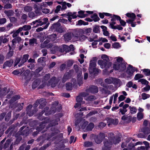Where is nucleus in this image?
Instances as JSON below:
<instances>
[{"mask_svg":"<svg viewBox=\"0 0 150 150\" xmlns=\"http://www.w3.org/2000/svg\"><path fill=\"white\" fill-rule=\"evenodd\" d=\"M88 123V122L86 121L84 119H78L75 121V125L78 130L79 131L80 128L84 129Z\"/></svg>","mask_w":150,"mask_h":150,"instance_id":"obj_1","label":"nucleus"},{"mask_svg":"<svg viewBox=\"0 0 150 150\" xmlns=\"http://www.w3.org/2000/svg\"><path fill=\"white\" fill-rule=\"evenodd\" d=\"M30 71L27 70L25 71L21 75V80L24 81V85L26 86L29 81L30 80L31 77L30 75Z\"/></svg>","mask_w":150,"mask_h":150,"instance_id":"obj_2","label":"nucleus"},{"mask_svg":"<svg viewBox=\"0 0 150 150\" xmlns=\"http://www.w3.org/2000/svg\"><path fill=\"white\" fill-rule=\"evenodd\" d=\"M111 62L110 61V60L108 56L104 54V69L107 70L108 69L111 67Z\"/></svg>","mask_w":150,"mask_h":150,"instance_id":"obj_3","label":"nucleus"},{"mask_svg":"<svg viewBox=\"0 0 150 150\" xmlns=\"http://www.w3.org/2000/svg\"><path fill=\"white\" fill-rule=\"evenodd\" d=\"M99 71V69L96 68L89 69L90 76L92 78H94L95 76L98 75Z\"/></svg>","mask_w":150,"mask_h":150,"instance_id":"obj_4","label":"nucleus"},{"mask_svg":"<svg viewBox=\"0 0 150 150\" xmlns=\"http://www.w3.org/2000/svg\"><path fill=\"white\" fill-rule=\"evenodd\" d=\"M113 67L115 70L121 71L125 70L126 69V67L124 64L121 65L117 64V63H115L113 65Z\"/></svg>","mask_w":150,"mask_h":150,"instance_id":"obj_5","label":"nucleus"},{"mask_svg":"<svg viewBox=\"0 0 150 150\" xmlns=\"http://www.w3.org/2000/svg\"><path fill=\"white\" fill-rule=\"evenodd\" d=\"M86 91L87 93H97L98 91L97 87L94 85H92L87 88L86 90Z\"/></svg>","mask_w":150,"mask_h":150,"instance_id":"obj_6","label":"nucleus"},{"mask_svg":"<svg viewBox=\"0 0 150 150\" xmlns=\"http://www.w3.org/2000/svg\"><path fill=\"white\" fill-rule=\"evenodd\" d=\"M50 41L47 39L43 42L41 43L40 47L41 48H46L47 49L52 47L53 46V44L52 43H49Z\"/></svg>","mask_w":150,"mask_h":150,"instance_id":"obj_7","label":"nucleus"},{"mask_svg":"<svg viewBox=\"0 0 150 150\" xmlns=\"http://www.w3.org/2000/svg\"><path fill=\"white\" fill-rule=\"evenodd\" d=\"M112 87V86L111 85L104 86V87H105V89L104 88V97H107L109 95L112 93L111 92L109 89H111Z\"/></svg>","mask_w":150,"mask_h":150,"instance_id":"obj_8","label":"nucleus"},{"mask_svg":"<svg viewBox=\"0 0 150 150\" xmlns=\"http://www.w3.org/2000/svg\"><path fill=\"white\" fill-rule=\"evenodd\" d=\"M20 98V96L18 95H15L13 96L11 99L9 101L10 105L9 106V108H12L14 107L16 108V107H15V105H16V103H14L13 104L12 103L15 101L17 100Z\"/></svg>","mask_w":150,"mask_h":150,"instance_id":"obj_9","label":"nucleus"},{"mask_svg":"<svg viewBox=\"0 0 150 150\" xmlns=\"http://www.w3.org/2000/svg\"><path fill=\"white\" fill-rule=\"evenodd\" d=\"M137 70L136 68L133 67L131 65H129V67L127 68V73L129 75V76H131L133 72Z\"/></svg>","mask_w":150,"mask_h":150,"instance_id":"obj_10","label":"nucleus"},{"mask_svg":"<svg viewBox=\"0 0 150 150\" xmlns=\"http://www.w3.org/2000/svg\"><path fill=\"white\" fill-rule=\"evenodd\" d=\"M49 119H48L45 121L42 122L41 124L39 125V126L37 127L36 130H39L40 131H41L45 128V123L49 122Z\"/></svg>","mask_w":150,"mask_h":150,"instance_id":"obj_11","label":"nucleus"},{"mask_svg":"<svg viewBox=\"0 0 150 150\" xmlns=\"http://www.w3.org/2000/svg\"><path fill=\"white\" fill-rule=\"evenodd\" d=\"M103 134L102 133H99L98 135L97 136L95 140L96 142L98 144H100L103 141Z\"/></svg>","mask_w":150,"mask_h":150,"instance_id":"obj_12","label":"nucleus"},{"mask_svg":"<svg viewBox=\"0 0 150 150\" xmlns=\"http://www.w3.org/2000/svg\"><path fill=\"white\" fill-rule=\"evenodd\" d=\"M62 47L64 49V51H65L66 52H69L70 51H73L74 50L73 45H71L69 46L67 45H63Z\"/></svg>","mask_w":150,"mask_h":150,"instance_id":"obj_13","label":"nucleus"},{"mask_svg":"<svg viewBox=\"0 0 150 150\" xmlns=\"http://www.w3.org/2000/svg\"><path fill=\"white\" fill-rule=\"evenodd\" d=\"M126 15L127 17L131 18V19L127 21V23L131 22L134 21L136 17L134 13H128L126 14Z\"/></svg>","mask_w":150,"mask_h":150,"instance_id":"obj_14","label":"nucleus"},{"mask_svg":"<svg viewBox=\"0 0 150 150\" xmlns=\"http://www.w3.org/2000/svg\"><path fill=\"white\" fill-rule=\"evenodd\" d=\"M29 55L28 54H24L23 56L22 59H21V61L18 65L19 67H20L23 64L26 62L28 60Z\"/></svg>","mask_w":150,"mask_h":150,"instance_id":"obj_15","label":"nucleus"},{"mask_svg":"<svg viewBox=\"0 0 150 150\" xmlns=\"http://www.w3.org/2000/svg\"><path fill=\"white\" fill-rule=\"evenodd\" d=\"M14 38H15L12 40V47L13 48H14L15 47V44L17 42L19 43L22 40L21 38L19 37H17Z\"/></svg>","mask_w":150,"mask_h":150,"instance_id":"obj_16","label":"nucleus"},{"mask_svg":"<svg viewBox=\"0 0 150 150\" xmlns=\"http://www.w3.org/2000/svg\"><path fill=\"white\" fill-rule=\"evenodd\" d=\"M105 121H106L108 123V125L109 126L111 123H113L115 125H117L118 123V121L117 120H113L110 118H107L106 120H105Z\"/></svg>","mask_w":150,"mask_h":150,"instance_id":"obj_17","label":"nucleus"},{"mask_svg":"<svg viewBox=\"0 0 150 150\" xmlns=\"http://www.w3.org/2000/svg\"><path fill=\"white\" fill-rule=\"evenodd\" d=\"M118 96V93H115V94H113V96H111L109 100V104L111 105L112 103L113 97H114L113 103H115L117 100V98Z\"/></svg>","mask_w":150,"mask_h":150,"instance_id":"obj_18","label":"nucleus"},{"mask_svg":"<svg viewBox=\"0 0 150 150\" xmlns=\"http://www.w3.org/2000/svg\"><path fill=\"white\" fill-rule=\"evenodd\" d=\"M76 37H79L81 35L84 33V31L81 29H77L74 32Z\"/></svg>","mask_w":150,"mask_h":150,"instance_id":"obj_19","label":"nucleus"},{"mask_svg":"<svg viewBox=\"0 0 150 150\" xmlns=\"http://www.w3.org/2000/svg\"><path fill=\"white\" fill-rule=\"evenodd\" d=\"M72 34L71 33H67L65 34L64 36V39L65 41H69L70 40L71 38Z\"/></svg>","mask_w":150,"mask_h":150,"instance_id":"obj_20","label":"nucleus"},{"mask_svg":"<svg viewBox=\"0 0 150 150\" xmlns=\"http://www.w3.org/2000/svg\"><path fill=\"white\" fill-rule=\"evenodd\" d=\"M20 28L21 31L22 30L29 31L31 28V27L30 25H25L20 27Z\"/></svg>","mask_w":150,"mask_h":150,"instance_id":"obj_21","label":"nucleus"},{"mask_svg":"<svg viewBox=\"0 0 150 150\" xmlns=\"http://www.w3.org/2000/svg\"><path fill=\"white\" fill-rule=\"evenodd\" d=\"M70 76V74L69 72L65 73L63 77L62 81V82L64 83L69 78Z\"/></svg>","mask_w":150,"mask_h":150,"instance_id":"obj_22","label":"nucleus"},{"mask_svg":"<svg viewBox=\"0 0 150 150\" xmlns=\"http://www.w3.org/2000/svg\"><path fill=\"white\" fill-rule=\"evenodd\" d=\"M50 83H51V86L52 87H54L57 83V82L55 77H53L50 80Z\"/></svg>","mask_w":150,"mask_h":150,"instance_id":"obj_23","label":"nucleus"},{"mask_svg":"<svg viewBox=\"0 0 150 150\" xmlns=\"http://www.w3.org/2000/svg\"><path fill=\"white\" fill-rule=\"evenodd\" d=\"M1 86L0 85V95L1 96H4L9 91V90L6 93V91L7 90V88H4L2 89H1Z\"/></svg>","mask_w":150,"mask_h":150,"instance_id":"obj_24","label":"nucleus"},{"mask_svg":"<svg viewBox=\"0 0 150 150\" xmlns=\"http://www.w3.org/2000/svg\"><path fill=\"white\" fill-rule=\"evenodd\" d=\"M57 35L56 34H54L49 35L47 37V39L50 41H54L57 39Z\"/></svg>","mask_w":150,"mask_h":150,"instance_id":"obj_25","label":"nucleus"},{"mask_svg":"<svg viewBox=\"0 0 150 150\" xmlns=\"http://www.w3.org/2000/svg\"><path fill=\"white\" fill-rule=\"evenodd\" d=\"M13 61L12 59H11L9 61H6L4 63L3 68H4L6 66H8L9 67H11L13 64Z\"/></svg>","mask_w":150,"mask_h":150,"instance_id":"obj_26","label":"nucleus"},{"mask_svg":"<svg viewBox=\"0 0 150 150\" xmlns=\"http://www.w3.org/2000/svg\"><path fill=\"white\" fill-rule=\"evenodd\" d=\"M126 86L128 88L132 87L133 88L136 89L137 88V86L135 84H133L132 82L131 81H129L126 85Z\"/></svg>","mask_w":150,"mask_h":150,"instance_id":"obj_27","label":"nucleus"},{"mask_svg":"<svg viewBox=\"0 0 150 150\" xmlns=\"http://www.w3.org/2000/svg\"><path fill=\"white\" fill-rule=\"evenodd\" d=\"M60 120L59 118L55 120H53L51 122L49 125V127H53L54 126H55L58 124V122Z\"/></svg>","mask_w":150,"mask_h":150,"instance_id":"obj_28","label":"nucleus"},{"mask_svg":"<svg viewBox=\"0 0 150 150\" xmlns=\"http://www.w3.org/2000/svg\"><path fill=\"white\" fill-rule=\"evenodd\" d=\"M49 109V108L47 107H46L44 108V110H43L40 113L39 115V116H38V117H39V119H40L39 117H40V116H41L43 114V113L45 112V115H49L50 114V113H46V112Z\"/></svg>","mask_w":150,"mask_h":150,"instance_id":"obj_29","label":"nucleus"},{"mask_svg":"<svg viewBox=\"0 0 150 150\" xmlns=\"http://www.w3.org/2000/svg\"><path fill=\"white\" fill-rule=\"evenodd\" d=\"M40 82L39 80L36 79L33 82L32 87L33 88H36L39 84Z\"/></svg>","mask_w":150,"mask_h":150,"instance_id":"obj_30","label":"nucleus"},{"mask_svg":"<svg viewBox=\"0 0 150 150\" xmlns=\"http://www.w3.org/2000/svg\"><path fill=\"white\" fill-rule=\"evenodd\" d=\"M4 13L8 17L12 16L14 14V12L12 10L5 11Z\"/></svg>","mask_w":150,"mask_h":150,"instance_id":"obj_31","label":"nucleus"},{"mask_svg":"<svg viewBox=\"0 0 150 150\" xmlns=\"http://www.w3.org/2000/svg\"><path fill=\"white\" fill-rule=\"evenodd\" d=\"M112 143V141H110V143L109 142L108 143V142H107V143L105 142V147H104V150H109Z\"/></svg>","mask_w":150,"mask_h":150,"instance_id":"obj_32","label":"nucleus"},{"mask_svg":"<svg viewBox=\"0 0 150 150\" xmlns=\"http://www.w3.org/2000/svg\"><path fill=\"white\" fill-rule=\"evenodd\" d=\"M21 31L20 28L17 30L15 31H13L12 32L13 33L12 35L13 37L14 38L17 37L19 33Z\"/></svg>","mask_w":150,"mask_h":150,"instance_id":"obj_33","label":"nucleus"},{"mask_svg":"<svg viewBox=\"0 0 150 150\" xmlns=\"http://www.w3.org/2000/svg\"><path fill=\"white\" fill-rule=\"evenodd\" d=\"M142 131L146 135L150 133V129L149 128L145 127L142 129Z\"/></svg>","mask_w":150,"mask_h":150,"instance_id":"obj_34","label":"nucleus"},{"mask_svg":"<svg viewBox=\"0 0 150 150\" xmlns=\"http://www.w3.org/2000/svg\"><path fill=\"white\" fill-rule=\"evenodd\" d=\"M32 107V105H30L27 108V114L30 116H32V114L31 113V109Z\"/></svg>","mask_w":150,"mask_h":150,"instance_id":"obj_35","label":"nucleus"},{"mask_svg":"<svg viewBox=\"0 0 150 150\" xmlns=\"http://www.w3.org/2000/svg\"><path fill=\"white\" fill-rule=\"evenodd\" d=\"M45 57H41L38 59V62L39 63H41L42 66H44L45 65Z\"/></svg>","mask_w":150,"mask_h":150,"instance_id":"obj_36","label":"nucleus"},{"mask_svg":"<svg viewBox=\"0 0 150 150\" xmlns=\"http://www.w3.org/2000/svg\"><path fill=\"white\" fill-rule=\"evenodd\" d=\"M24 11L27 12H29L33 10L32 7L30 6H26L23 8Z\"/></svg>","mask_w":150,"mask_h":150,"instance_id":"obj_37","label":"nucleus"},{"mask_svg":"<svg viewBox=\"0 0 150 150\" xmlns=\"http://www.w3.org/2000/svg\"><path fill=\"white\" fill-rule=\"evenodd\" d=\"M129 109L130 112L131 114H134L137 112V109L135 107L130 106Z\"/></svg>","mask_w":150,"mask_h":150,"instance_id":"obj_38","label":"nucleus"},{"mask_svg":"<svg viewBox=\"0 0 150 150\" xmlns=\"http://www.w3.org/2000/svg\"><path fill=\"white\" fill-rule=\"evenodd\" d=\"M115 59H116L117 64H122L121 63L123 62V59L121 57H118L115 58Z\"/></svg>","mask_w":150,"mask_h":150,"instance_id":"obj_39","label":"nucleus"},{"mask_svg":"<svg viewBox=\"0 0 150 150\" xmlns=\"http://www.w3.org/2000/svg\"><path fill=\"white\" fill-rule=\"evenodd\" d=\"M96 99V98L95 96L93 95H91L87 97L86 99V100L88 101H93Z\"/></svg>","mask_w":150,"mask_h":150,"instance_id":"obj_40","label":"nucleus"},{"mask_svg":"<svg viewBox=\"0 0 150 150\" xmlns=\"http://www.w3.org/2000/svg\"><path fill=\"white\" fill-rule=\"evenodd\" d=\"M29 129L28 127H27L25 129L21 132V134L25 136H27L29 134Z\"/></svg>","mask_w":150,"mask_h":150,"instance_id":"obj_41","label":"nucleus"},{"mask_svg":"<svg viewBox=\"0 0 150 150\" xmlns=\"http://www.w3.org/2000/svg\"><path fill=\"white\" fill-rule=\"evenodd\" d=\"M60 20H59L58 22H60ZM61 24L59 22H57V23L54 24L52 26V27L54 29H55L56 30L60 26Z\"/></svg>","mask_w":150,"mask_h":150,"instance_id":"obj_42","label":"nucleus"},{"mask_svg":"<svg viewBox=\"0 0 150 150\" xmlns=\"http://www.w3.org/2000/svg\"><path fill=\"white\" fill-rule=\"evenodd\" d=\"M45 99L44 98H41L39 100H37L35 103H34V107H37V106L38 105L40 104L41 102L42 101H45Z\"/></svg>","mask_w":150,"mask_h":150,"instance_id":"obj_43","label":"nucleus"},{"mask_svg":"<svg viewBox=\"0 0 150 150\" xmlns=\"http://www.w3.org/2000/svg\"><path fill=\"white\" fill-rule=\"evenodd\" d=\"M112 46L114 48L118 49L121 47V45L119 43L115 42L112 45Z\"/></svg>","mask_w":150,"mask_h":150,"instance_id":"obj_44","label":"nucleus"},{"mask_svg":"<svg viewBox=\"0 0 150 150\" xmlns=\"http://www.w3.org/2000/svg\"><path fill=\"white\" fill-rule=\"evenodd\" d=\"M94 127V124L92 123H91L87 126L86 129L88 131H91Z\"/></svg>","mask_w":150,"mask_h":150,"instance_id":"obj_45","label":"nucleus"},{"mask_svg":"<svg viewBox=\"0 0 150 150\" xmlns=\"http://www.w3.org/2000/svg\"><path fill=\"white\" fill-rule=\"evenodd\" d=\"M59 47L55 46L53 47L50 50V52L52 53L55 54L57 52H58Z\"/></svg>","mask_w":150,"mask_h":150,"instance_id":"obj_46","label":"nucleus"},{"mask_svg":"<svg viewBox=\"0 0 150 150\" xmlns=\"http://www.w3.org/2000/svg\"><path fill=\"white\" fill-rule=\"evenodd\" d=\"M115 21V20L114 18H112L111 19V22L110 23V27L112 29V28H115L116 26L114 25L116 24Z\"/></svg>","mask_w":150,"mask_h":150,"instance_id":"obj_47","label":"nucleus"},{"mask_svg":"<svg viewBox=\"0 0 150 150\" xmlns=\"http://www.w3.org/2000/svg\"><path fill=\"white\" fill-rule=\"evenodd\" d=\"M72 83H67L66 84V89L67 90H71L72 88Z\"/></svg>","mask_w":150,"mask_h":150,"instance_id":"obj_48","label":"nucleus"},{"mask_svg":"<svg viewBox=\"0 0 150 150\" xmlns=\"http://www.w3.org/2000/svg\"><path fill=\"white\" fill-rule=\"evenodd\" d=\"M13 50H9V52L7 53L6 56V59H8L13 56Z\"/></svg>","mask_w":150,"mask_h":150,"instance_id":"obj_49","label":"nucleus"},{"mask_svg":"<svg viewBox=\"0 0 150 150\" xmlns=\"http://www.w3.org/2000/svg\"><path fill=\"white\" fill-rule=\"evenodd\" d=\"M37 39L33 38L29 40V44L30 45H33L34 43L37 44Z\"/></svg>","mask_w":150,"mask_h":150,"instance_id":"obj_50","label":"nucleus"},{"mask_svg":"<svg viewBox=\"0 0 150 150\" xmlns=\"http://www.w3.org/2000/svg\"><path fill=\"white\" fill-rule=\"evenodd\" d=\"M28 15L29 18L32 19L35 18L36 16L35 14L33 12L31 11L28 13Z\"/></svg>","mask_w":150,"mask_h":150,"instance_id":"obj_51","label":"nucleus"},{"mask_svg":"<svg viewBox=\"0 0 150 150\" xmlns=\"http://www.w3.org/2000/svg\"><path fill=\"white\" fill-rule=\"evenodd\" d=\"M93 144L91 142L86 141L84 143V146L85 147H88L93 146Z\"/></svg>","mask_w":150,"mask_h":150,"instance_id":"obj_52","label":"nucleus"},{"mask_svg":"<svg viewBox=\"0 0 150 150\" xmlns=\"http://www.w3.org/2000/svg\"><path fill=\"white\" fill-rule=\"evenodd\" d=\"M139 82H140L142 84L147 85L148 84V82L146 80L144 79H140L138 81Z\"/></svg>","mask_w":150,"mask_h":150,"instance_id":"obj_53","label":"nucleus"},{"mask_svg":"<svg viewBox=\"0 0 150 150\" xmlns=\"http://www.w3.org/2000/svg\"><path fill=\"white\" fill-rule=\"evenodd\" d=\"M104 35L107 36H108L110 35L109 31L107 30V28L104 26Z\"/></svg>","mask_w":150,"mask_h":150,"instance_id":"obj_54","label":"nucleus"},{"mask_svg":"<svg viewBox=\"0 0 150 150\" xmlns=\"http://www.w3.org/2000/svg\"><path fill=\"white\" fill-rule=\"evenodd\" d=\"M49 23H48V24L46 25L43 28L42 27H39L36 30V31L37 32H39L41 31H42L43 29H46L47 27H48V25Z\"/></svg>","mask_w":150,"mask_h":150,"instance_id":"obj_55","label":"nucleus"},{"mask_svg":"<svg viewBox=\"0 0 150 150\" xmlns=\"http://www.w3.org/2000/svg\"><path fill=\"white\" fill-rule=\"evenodd\" d=\"M141 96L142 97V98L143 100L146 99L150 97V95L149 94L144 93H142Z\"/></svg>","mask_w":150,"mask_h":150,"instance_id":"obj_56","label":"nucleus"},{"mask_svg":"<svg viewBox=\"0 0 150 150\" xmlns=\"http://www.w3.org/2000/svg\"><path fill=\"white\" fill-rule=\"evenodd\" d=\"M91 18L95 21H99V18L98 16V15L96 14H94L91 16Z\"/></svg>","mask_w":150,"mask_h":150,"instance_id":"obj_57","label":"nucleus"},{"mask_svg":"<svg viewBox=\"0 0 150 150\" xmlns=\"http://www.w3.org/2000/svg\"><path fill=\"white\" fill-rule=\"evenodd\" d=\"M93 31L96 33H99L100 32L99 26L98 25L95 26L93 29Z\"/></svg>","mask_w":150,"mask_h":150,"instance_id":"obj_58","label":"nucleus"},{"mask_svg":"<svg viewBox=\"0 0 150 150\" xmlns=\"http://www.w3.org/2000/svg\"><path fill=\"white\" fill-rule=\"evenodd\" d=\"M96 66V62L93 61H91L90 62L89 69L95 68Z\"/></svg>","mask_w":150,"mask_h":150,"instance_id":"obj_59","label":"nucleus"},{"mask_svg":"<svg viewBox=\"0 0 150 150\" xmlns=\"http://www.w3.org/2000/svg\"><path fill=\"white\" fill-rule=\"evenodd\" d=\"M28 16L26 14L23 13L21 16V19L23 20L24 22H25L27 20Z\"/></svg>","mask_w":150,"mask_h":150,"instance_id":"obj_60","label":"nucleus"},{"mask_svg":"<svg viewBox=\"0 0 150 150\" xmlns=\"http://www.w3.org/2000/svg\"><path fill=\"white\" fill-rule=\"evenodd\" d=\"M105 83L108 84H111L112 83L113 81V78L110 77L109 78L105 79Z\"/></svg>","mask_w":150,"mask_h":150,"instance_id":"obj_61","label":"nucleus"},{"mask_svg":"<svg viewBox=\"0 0 150 150\" xmlns=\"http://www.w3.org/2000/svg\"><path fill=\"white\" fill-rule=\"evenodd\" d=\"M143 75L141 74H136L134 77V79L135 80H138L140 78H143Z\"/></svg>","mask_w":150,"mask_h":150,"instance_id":"obj_62","label":"nucleus"},{"mask_svg":"<svg viewBox=\"0 0 150 150\" xmlns=\"http://www.w3.org/2000/svg\"><path fill=\"white\" fill-rule=\"evenodd\" d=\"M143 114L142 113L138 112L137 113V118L138 120H140L143 117Z\"/></svg>","mask_w":150,"mask_h":150,"instance_id":"obj_63","label":"nucleus"},{"mask_svg":"<svg viewBox=\"0 0 150 150\" xmlns=\"http://www.w3.org/2000/svg\"><path fill=\"white\" fill-rule=\"evenodd\" d=\"M142 71L146 76L150 75V69H145L142 70Z\"/></svg>","mask_w":150,"mask_h":150,"instance_id":"obj_64","label":"nucleus"}]
</instances>
